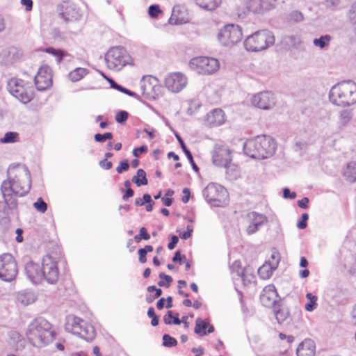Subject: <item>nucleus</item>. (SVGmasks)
<instances>
[{
    "label": "nucleus",
    "instance_id": "nucleus-45",
    "mask_svg": "<svg viewBox=\"0 0 356 356\" xmlns=\"http://www.w3.org/2000/svg\"><path fill=\"white\" fill-rule=\"evenodd\" d=\"M281 42L284 44H296L297 43L302 42L299 38L296 35H285L282 38Z\"/></svg>",
    "mask_w": 356,
    "mask_h": 356
},
{
    "label": "nucleus",
    "instance_id": "nucleus-33",
    "mask_svg": "<svg viewBox=\"0 0 356 356\" xmlns=\"http://www.w3.org/2000/svg\"><path fill=\"white\" fill-rule=\"evenodd\" d=\"M176 138L183 150V152H184V154H186L187 159H188L190 163L191 164L193 168L195 170V171H197L198 170V167L197 166V165L194 162V160H193V155L191 154V152H190V150H188L184 142V140H182V138H181V136L179 135V134H176Z\"/></svg>",
    "mask_w": 356,
    "mask_h": 356
},
{
    "label": "nucleus",
    "instance_id": "nucleus-20",
    "mask_svg": "<svg viewBox=\"0 0 356 356\" xmlns=\"http://www.w3.org/2000/svg\"><path fill=\"white\" fill-rule=\"evenodd\" d=\"M248 219L250 225L247 227L246 232L248 234H253L257 232L260 226L266 224L267 218L261 213L252 211L248 214Z\"/></svg>",
    "mask_w": 356,
    "mask_h": 356
},
{
    "label": "nucleus",
    "instance_id": "nucleus-40",
    "mask_svg": "<svg viewBox=\"0 0 356 356\" xmlns=\"http://www.w3.org/2000/svg\"><path fill=\"white\" fill-rule=\"evenodd\" d=\"M43 51H45L47 53H49L54 56H55L57 59V62L59 63L61 62L63 57L68 56L67 53L65 51L60 50V49H56L52 47L47 48L44 49H42Z\"/></svg>",
    "mask_w": 356,
    "mask_h": 356
},
{
    "label": "nucleus",
    "instance_id": "nucleus-47",
    "mask_svg": "<svg viewBox=\"0 0 356 356\" xmlns=\"http://www.w3.org/2000/svg\"><path fill=\"white\" fill-rule=\"evenodd\" d=\"M33 207L40 213H44L47 209V204L44 202L42 197H39L33 204Z\"/></svg>",
    "mask_w": 356,
    "mask_h": 356
},
{
    "label": "nucleus",
    "instance_id": "nucleus-35",
    "mask_svg": "<svg viewBox=\"0 0 356 356\" xmlns=\"http://www.w3.org/2000/svg\"><path fill=\"white\" fill-rule=\"evenodd\" d=\"M131 181L138 187L142 185H147L148 184V181L146 177L145 171L143 169H138L137 170L136 175L132 177Z\"/></svg>",
    "mask_w": 356,
    "mask_h": 356
},
{
    "label": "nucleus",
    "instance_id": "nucleus-57",
    "mask_svg": "<svg viewBox=\"0 0 356 356\" xmlns=\"http://www.w3.org/2000/svg\"><path fill=\"white\" fill-rule=\"evenodd\" d=\"M290 19L295 22H301L303 19V15L299 11H293L290 15Z\"/></svg>",
    "mask_w": 356,
    "mask_h": 356
},
{
    "label": "nucleus",
    "instance_id": "nucleus-3",
    "mask_svg": "<svg viewBox=\"0 0 356 356\" xmlns=\"http://www.w3.org/2000/svg\"><path fill=\"white\" fill-rule=\"evenodd\" d=\"M26 336L33 346L42 348L54 340V332L50 323L43 318H38L29 325Z\"/></svg>",
    "mask_w": 356,
    "mask_h": 356
},
{
    "label": "nucleus",
    "instance_id": "nucleus-46",
    "mask_svg": "<svg viewBox=\"0 0 356 356\" xmlns=\"http://www.w3.org/2000/svg\"><path fill=\"white\" fill-rule=\"evenodd\" d=\"M177 344V340L169 334H165L163 336V345L164 346L172 347L175 346Z\"/></svg>",
    "mask_w": 356,
    "mask_h": 356
},
{
    "label": "nucleus",
    "instance_id": "nucleus-14",
    "mask_svg": "<svg viewBox=\"0 0 356 356\" xmlns=\"http://www.w3.org/2000/svg\"><path fill=\"white\" fill-rule=\"evenodd\" d=\"M251 102L254 106L263 109L270 110L276 105V97L270 91H263L252 96Z\"/></svg>",
    "mask_w": 356,
    "mask_h": 356
},
{
    "label": "nucleus",
    "instance_id": "nucleus-11",
    "mask_svg": "<svg viewBox=\"0 0 356 356\" xmlns=\"http://www.w3.org/2000/svg\"><path fill=\"white\" fill-rule=\"evenodd\" d=\"M106 60L118 67L128 64L130 56L122 46H112L106 54Z\"/></svg>",
    "mask_w": 356,
    "mask_h": 356
},
{
    "label": "nucleus",
    "instance_id": "nucleus-12",
    "mask_svg": "<svg viewBox=\"0 0 356 356\" xmlns=\"http://www.w3.org/2000/svg\"><path fill=\"white\" fill-rule=\"evenodd\" d=\"M212 162L218 167L227 168L232 162V152L223 145L216 144L211 152Z\"/></svg>",
    "mask_w": 356,
    "mask_h": 356
},
{
    "label": "nucleus",
    "instance_id": "nucleus-8",
    "mask_svg": "<svg viewBox=\"0 0 356 356\" xmlns=\"http://www.w3.org/2000/svg\"><path fill=\"white\" fill-rule=\"evenodd\" d=\"M8 90L12 95L24 104L29 102L32 99V91L28 83L22 79H11L8 84Z\"/></svg>",
    "mask_w": 356,
    "mask_h": 356
},
{
    "label": "nucleus",
    "instance_id": "nucleus-43",
    "mask_svg": "<svg viewBox=\"0 0 356 356\" xmlns=\"http://www.w3.org/2000/svg\"><path fill=\"white\" fill-rule=\"evenodd\" d=\"M18 134L16 132H7L4 136L0 139L1 143H12L17 141Z\"/></svg>",
    "mask_w": 356,
    "mask_h": 356
},
{
    "label": "nucleus",
    "instance_id": "nucleus-17",
    "mask_svg": "<svg viewBox=\"0 0 356 356\" xmlns=\"http://www.w3.org/2000/svg\"><path fill=\"white\" fill-rule=\"evenodd\" d=\"M59 15L66 22L77 21L82 16L77 6L70 2H63L60 5Z\"/></svg>",
    "mask_w": 356,
    "mask_h": 356
},
{
    "label": "nucleus",
    "instance_id": "nucleus-24",
    "mask_svg": "<svg viewBox=\"0 0 356 356\" xmlns=\"http://www.w3.org/2000/svg\"><path fill=\"white\" fill-rule=\"evenodd\" d=\"M316 346L312 339H305L298 347L296 353L298 356H314Z\"/></svg>",
    "mask_w": 356,
    "mask_h": 356
},
{
    "label": "nucleus",
    "instance_id": "nucleus-18",
    "mask_svg": "<svg viewBox=\"0 0 356 356\" xmlns=\"http://www.w3.org/2000/svg\"><path fill=\"white\" fill-rule=\"evenodd\" d=\"M278 298V293L273 284L265 286L260 295L261 302L265 307H274V306H277Z\"/></svg>",
    "mask_w": 356,
    "mask_h": 356
},
{
    "label": "nucleus",
    "instance_id": "nucleus-13",
    "mask_svg": "<svg viewBox=\"0 0 356 356\" xmlns=\"http://www.w3.org/2000/svg\"><path fill=\"white\" fill-rule=\"evenodd\" d=\"M164 82L168 90L177 93L186 86L188 79L183 73L172 72L165 76Z\"/></svg>",
    "mask_w": 356,
    "mask_h": 356
},
{
    "label": "nucleus",
    "instance_id": "nucleus-39",
    "mask_svg": "<svg viewBox=\"0 0 356 356\" xmlns=\"http://www.w3.org/2000/svg\"><path fill=\"white\" fill-rule=\"evenodd\" d=\"M163 321L166 325L181 324V320L179 318V314L177 313L175 316H173V312L172 311H168L163 316Z\"/></svg>",
    "mask_w": 356,
    "mask_h": 356
},
{
    "label": "nucleus",
    "instance_id": "nucleus-26",
    "mask_svg": "<svg viewBox=\"0 0 356 356\" xmlns=\"http://www.w3.org/2000/svg\"><path fill=\"white\" fill-rule=\"evenodd\" d=\"M213 331V326L209 325V323L207 321L200 318H197L195 320V327L194 329V332L199 336L202 337L206 335L207 333H212Z\"/></svg>",
    "mask_w": 356,
    "mask_h": 356
},
{
    "label": "nucleus",
    "instance_id": "nucleus-61",
    "mask_svg": "<svg viewBox=\"0 0 356 356\" xmlns=\"http://www.w3.org/2000/svg\"><path fill=\"white\" fill-rule=\"evenodd\" d=\"M283 197L286 199H295L296 197V193H291L290 190L288 188H284L283 190Z\"/></svg>",
    "mask_w": 356,
    "mask_h": 356
},
{
    "label": "nucleus",
    "instance_id": "nucleus-55",
    "mask_svg": "<svg viewBox=\"0 0 356 356\" xmlns=\"http://www.w3.org/2000/svg\"><path fill=\"white\" fill-rule=\"evenodd\" d=\"M161 13V10L158 5H151L148 9V13L152 17H156L159 13Z\"/></svg>",
    "mask_w": 356,
    "mask_h": 356
},
{
    "label": "nucleus",
    "instance_id": "nucleus-1",
    "mask_svg": "<svg viewBox=\"0 0 356 356\" xmlns=\"http://www.w3.org/2000/svg\"><path fill=\"white\" fill-rule=\"evenodd\" d=\"M13 170H8V178L2 182L1 186L3 198L7 199L12 207L15 205L14 201H17V197L24 196L31 186L30 172L26 168L17 169L13 176Z\"/></svg>",
    "mask_w": 356,
    "mask_h": 356
},
{
    "label": "nucleus",
    "instance_id": "nucleus-48",
    "mask_svg": "<svg viewBox=\"0 0 356 356\" xmlns=\"http://www.w3.org/2000/svg\"><path fill=\"white\" fill-rule=\"evenodd\" d=\"M94 138L97 142L103 143L106 140L112 139L113 134L110 132H106L104 134H96L94 136Z\"/></svg>",
    "mask_w": 356,
    "mask_h": 356
},
{
    "label": "nucleus",
    "instance_id": "nucleus-63",
    "mask_svg": "<svg viewBox=\"0 0 356 356\" xmlns=\"http://www.w3.org/2000/svg\"><path fill=\"white\" fill-rule=\"evenodd\" d=\"M99 164L102 168L106 170H110L113 166L112 163L111 161H108L107 159H105L101 160Z\"/></svg>",
    "mask_w": 356,
    "mask_h": 356
},
{
    "label": "nucleus",
    "instance_id": "nucleus-36",
    "mask_svg": "<svg viewBox=\"0 0 356 356\" xmlns=\"http://www.w3.org/2000/svg\"><path fill=\"white\" fill-rule=\"evenodd\" d=\"M17 299L24 305L31 304L35 300L34 294L31 292H22L19 293Z\"/></svg>",
    "mask_w": 356,
    "mask_h": 356
},
{
    "label": "nucleus",
    "instance_id": "nucleus-41",
    "mask_svg": "<svg viewBox=\"0 0 356 356\" xmlns=\"http://www.w3.org/2000/svg\"><path fill=\"white\" fill-rule=\"evenodd\" d=\"M248 8L250 12L253 13H261L263 9L261 7V0H249Z\"/></svg>",
    "mask_w": 356,
    "mask_h": 356
},
{
    "label": "nucleus",
    "instance_id": "nucleus-29",
    "mask_svg": "<svg viewBox=\"0 0 356 356\" xmlns=\"http://www.w3.org/2000/svg\"><path fill=\"white\" fill-rule=\"evenodd\" d=\"M345 179L349 182L356 181V163L350 162L347 164L343 172Z\"/></svg>",
    "mask_w": 356,
    "mask_h": 356
},
{
    "label": "nucleus",
    "instance_id": "nucleus-38",
    "mask_svg": "<svg viewBox=\"0 0 356 356\" xmlns=\"http://www.w3.org/2000/svg\"><path fill=\"white\" fill-rule=\"evenodd\" d=\"M104 76L108 80V81L109 82L110 85H111V87L112 88H114L115 90H118L124 94H127L129 96H131V97H136V94L124 87H122V86L118 84L114 80H113L112 79H110V78H107L106 76L104 75Z\"/></svg>",
    "mask_w": 356,
    "mask_h": 356
},
{
    "label": "nucleus",
    "instance_id": "nucleus-23",
    "mask_svg": "<svg viewBox=\"0 0 356 356\" xmlns=\"http://www.w3.org/2000/svg\"><path fill=\"white\" fill-rule=\"evenodd\" d=\"M157 79L152 76H143L140 81V87L143 95L149 96L154 92Z\"/></svg>",
    "mask_w": 356,
    "mask_h": 356
},
{
    "label": "nucleus",
    "instance_id": "nucleus-54",
    "mask_svg": "<svg viewBox=\"0 0 356 356\" xmlns=\"http://www.w3.org/2000/svg\"><path fill=\"white\" fill-rule=\"evenodd\" d=\"M348 17L354 24H356V2L352 5L348 13Z\"/></svg>",
    "mask_w": 356,
    "mask_h": 356
},
{
    "label": "nucleus",
    "instance_id": "nucleus-6",
    "mask_svg": "<svg viewBox=\"0 0 356 356\" xmlns=\"http://www.w3.org/2000/svg\"><path fill=\"white\" fill-rule=\"evenodd\" d=\"M188 65L191 70L204 76L214 74L220 66L218 59L209 56L194 57L190 60Z\"/></svg>",
    "mask_w": 356,
    "mask_h": 356
},
{
    "label": "nucleus",
    "instance_id": "nucleus-15",
    "mask_svg": "<svg viewBox=\"0 0 356 356\" xmlns=\"http://www.w3.org/2000/svg\"><path fill=\"white\" fill-rule=\"evenodd\" d=\"M36 88L40 91L49 89L52 86L51 70L49 66H42L39 68L34 78Z\"/></svg>",
    "mask_w": 356,
    "mask_h": 356
},
{
    "label": "nucleus",
    "instance_id": "nucleus-44",
    "mask_svg": "<svg viewBox=\"0 0 356 356\" xmlns=\"http://www.w3.org/2000/svg\"><path fill=\"white\" fill-rule=\"evenodd\" d=\"M159 277L160 279L165 280V282H163V280H160L158 282V285L159 286H163L168 288L170 285V283L172 282V278L170 275H167L163 273H160L159 275Z\"/></svg>",
    "mask_w": 356,
    "mask_h": 356
},
{
    "label": "nucleus",
    "instance_id": "nucleus-42",
    "mask_svg": "<svg viewBox=\"0 0 356 356\" xmlns=\"http://www.w3.org/2000/svg\"><path fill=\"white\" fill-rule=\"evenodd\" d=\"M306 298L309 300V302L305 305V309L308 312H312L317 307L316 302L318 298L310 293H307Z\"/></svg>",
    "mask_w": 356,
    "mask_h": 356
},
{
    "label": "nucleus",
    "instance_id": "nucleus-53",
    "mask_svg": "<svg viewBox=\"0 0 356 356\" xmlns=\"http://www.w3.org/2000/svg\"><path fill=\"white\" fill-rule=\"evenodd\" d=\"M280 254L277 251H273L271 254V260H269L268 262L273 266V268H277V266L280 262Z\"/></svg>",
    "mask_w": 356,
    "mask_h": 356
},
{
    "label": "nucleus",
    "instance_id": "nucleus-10",
    "mask_svg": "<svg viewBox=\"0 0 356 356\" xmlns=\"http://www.w3.org/2000/svg\"><path fill=\"white\" fill-rule=\"evenodd\" d=\"M42 264V279L49 284H56L59 278L57 259L53 256L47 255L43 257Z\"/></svg>",
    "mask_w": 356,
    "mask_h": 356
},
{
    "label": "nucleus",
    "instance_id": "nucleus-19",
    "mask_svg": "<svg viewBox=\"0 0 356 356\" xmlns=\"http://www.w3.org/2000/svg\"><path fill=\"white\" fill-rule=\"evenodd\" d=\"M226 193V190L220 185L209 184L203 190V196L209 202H220V197Z\"/></svg>",
    "mask_w": 356,
    "mask_h": 356
},
{
    "label": "nucleus",
    "instance_id": "nucleus-28",
    "mask_svg": "<svg viewBox=\"0 0 356 356\" xmlns=\"http://www.w3.org/2000/svg\"><path fill=\"white\" fill-rule=\"evenodd\" d=\"M273 313L275 318L279 324L284 323L290 316L289 311L287 308L282 307L280 304L273 307Z\"/></svg>",
    "mask_w": 356,
    "mask_h": 356
},
{
    "label": "nucleus",
    "instance_id": "nucleus-60",
    "mask_svg": "<svg viewBox=\"0 0 356 356\" xmlns=\"http://www.w3.org/2000/svg\"><path fill=\"white\" fill-rule=\"evenodd\" d=\"M268 46H261L260 47H254V46H245V49L248 51H252V52H257L260 51H263L266 49Z\"/></svg>",
    "mask_w": 356,
    "mask_h": 356
},
{
    "label": "nucleus",
    "instance_id": "nucleus-64",
    "mask_svg": "<svg viewBox=\"0 0 356 356\" xmlns=\"http://www.w3.org/2000/svg\"><path fill=\"white\" fill-rule=\"evenodd\" d=\"M138 255H139V258H138V261L139 262L142 263V264H144L147 261V259H146V252L145 251V250H143V249H139L138 250Z\"/></svg>",
    "mask_w": 356,
    "mask_h": 356
},
{
    "label": "nucleus",
    "instance_id": "nucleus-37",
    "mask_svg": "<svg viewBox=\"0 0 356 356\" xmlns=\"http://www.w3.org/2000/svg\"><path fill=\"white\" fill-rule=\"evenodd\" d=\"M225 168L227 169L226 175L228 179L233 181L240 177V170L236 165L230 163L228 167Z\"/></svg>",
    "mask_w": 356,
    "mask_h": 356
},
{
    "label": "nucleus",
    "instance_id": "nucleus-62",
    "mask_svg": "<svg viewBox=\"0 0 356 356\" xmlns=\"http://www.w3.org/2000/svg\"><path fill=\"white\" fill-rule=\"evenodd\" d=\"M193 232V227L191 226H187L186 232H184L181 235V238L184 240L188 239L191 236Z\"/></svg>",
    "mask_w": 356,
    "mask_h": 356
},
{
    "label": "nucleus",
    "instance_id": "nucleus-34",
    "mask_svg": "<svg viewBox=\"0 0 356 356\" xmlns=\"http://www.w3.org/2000/svg\"><path fill=\"white\" fill-rule=\"evenodd\" d=\"M88 73V70L87 69L77 67L69 73L68 77L72 81L76 82L83 79Z\"/></svg>",
    "mask_w": 356,
    "mask_h": 356
},
{
    "label": "nucleus",
    "instance_id": "nucleus-16",
    "mask_svg": "<svg viewBox=\"0 0 356 356\" xmlns=\"http://www.w3.org/2000/svg\"><path fill=\"white\" fill-rule=\"evenodd\" d=\"M275 38L273 33L268 30H260L248 36L243 44H274Z\"/></svg>",
    "mask_w": 356,
    "mask_h": 356
},
{
    "label": "nucleus",
    "instance_id": "nucleus-58",
    "mask_svg": "<svg viewBox=\"0 0 356 356\" xmlns=\"http://www.w3.org/2000/svg\"><path fill=\"white\" fill-rule=\"evenodd\" d=\"M182 193L184 194L181 201L183 203L186 204L188 202L191 195L190 189L188 188H184L182 191Z\"/></svg>",
    "mask_w": 356,
    "mask_h": 356
},
{
    "label": "nucleus",
    "instance_id": "nucleus-7",
    "mask_svg": "<svg viewBox=\"0 0 356 356\" xmlns=\"http://www.w3.org/2000/svg\"><path fill=\"white\" fill-rule=\"evenodd\" d=\"M18 273V268L15 258L10 254L0 256V279L10 282L15 280Z\"/></svg>",
    "mask_w": 356,
    "mask_h": 356
},
{
    "label": "nucleus",
    "instance_id": "nucleus-32",
    "mask_svg": "<svg viewBox=\"0 0 356 356\" xmlns=\"http://www.w3.org/2000/svg\"><path fill=\"white\" fill-rule=\"evenodd\" d=\"M276 268H273V266L268 262H266L258 269L259 276L263 280L269 279Z\"/></svg>",
    "mask_w": 356,
    "mask_h": 356
},
{
    "label": "nucleus",
    "instance_id": "nucleus-51",
    "mask_svg": "<svg viewBox=\"0 0 356 356\" xmlns=\"http://www.w3.org/2000/svg\"><path fill=\"white\" fill-rule=\"evenodd\" d=\"M128 116L129 114L127 111H121L117 113L115 120L119 124H123L127 121Z\"/></svg>",
    "mask_w": 356,
    "mask_h": 356
},
{
    "label": "nucleus",
    "instance_id": "nucleus-27",
    "mask_svg": "<svg viewBox=\"0 0 356 356\" xmlns=\"http://www.w3.org/2000/svg\"><path fill=\"white\" fill-rule=\"evenodd\" d=\"M188 22V19L181 16V10L179 6H175L172 10L169 23L172 25L183 24Z\"/></svg>",
    "mask_w": 356,
    "mask_h": 356
},
{
    "label": "nucleus",
    "instance_id": "nucleus-4",
    "mask_svg": "<svg viewBox=\"0 0 356 356\" xmlns=\"http://www.w3.org/2000/svg\"><path fill=\"white\" fill-rule=\"evenodd\" d=\"M329 99L333 104L341 107L356 104V83L347 81L336 84L330 91Z\"/></svg>",
    "mask_w": 356,
    "mask_h": 356
},
{
    "label": "nucleus",
    "instance_id": "nucleus-5",
    "mask_svg": "<svg viewBox=\"0 0 356 356\" xmlns=\"http://www.w3.org/2000/svg\"><path fill=\"white\" fill-rule=\"evenodd\" d=\"M65 330L79 336L86 341H92L95 337L94 327L74 316H68L66 318Z\"/></svg>",
    "mask_w": 356,
    "mask_h": 356
},
{
    "label": "nucleus",
    "instance_id": "nucleus-9",
    "mask_svg": "<svg viewBox=\"0 0 356 356\" xmlns=\"http://www.w3.org/2000/svg\"><path fill=\"white\" fill-rule=\"evenodd\" d=\"M243 34L239 26L227 24L220 29L217 38L222 44H236L242 40Z\"/></svg>",
    "mask_w": 356,
    "mask_h": 356
},
{
    "label": "nucleus",
    "instance_id": "nucleus-52",
    "mask_svg": "<svg viewBox=\"0 0 356 356\" xmlns=\"http://www.w3.org/2000/svg\"><path fill=\"white\" fill-rule=\"evenodd\" d=\"M129 168V163L127 159L120 161V165L116 168V171L118 174H122L123 172L127 171Z\"/></svg>",
    "mask_w": 356,
    "mask_h": 356
},
{
    "label": "nucleus",
    "instance_id": "nucleus-50",
    "mask_svg": "<svg viewBox=\"0 0 356 356\" xmlns=\"http://www.w3.org/2000/svg\"><path fill=\"white\" fill-rule=\"evenodd\" d=\"M331 40V36L329 35H323L319 38L313 40V43L315 45H324Z\"/></svg>",
    "mask_w": 356,
    "mask_h": 356
},
{
    "label": "nucleus",
    "instance_id": "nucleus-49",
    "mask_svg": "<svg viewBox=\"0 0 356 356\" xmlns=\"http://www.w3.org/2000/svg\"><path fill=\"white\" fill-rule=\"evenodd\" d=\"M263 11L273 9L276 3V0H261Z\"/></svg>",
    "mask_w": 356,
    "mask_h": 356
},
{
    "label": "nucleus",
    "instance_id": "nucleus-59",
    "mask_svg": "<svg viewBox=\"0 0 356 356\" xmlns=\"http://www.w3.org/2000/svg\"><path fill=\"white\" fill-rule=\"evenodd\" d=\"M147 152V146L145 145H143V146H140V147L138 148H135L134 150H133V155L135 156V157H138L139 156V154L140 153H145Z\"/></svg>",
    "mask_w": 356,
    "mask_h": 356
},
{
    "label": "nucleus",
    "instance_id": "nucleus-31",
    "mask_svg": "<svg viewBox=\"0 0 356 356\" xmlns=\"http://www.w3.org/2000/svg\"><path fill=\"white\" fill-rule=\"evenodd\" d=\"M197 5L207 10H213L221 3V0H195Z\"/></svg>",
    "mask_w": 356,
    "mask_h": 356
},
{
    "label": "nucleus",
    "instance_id": "nucleus-25",
    "mask_svg": "<svg viewBox=\"0 0 356 356\" xmlns=\"http://www.w3.org/2000/svg\"><path fill=\"white\" fill-rule=\"evenodd\" d=\"M353 118V109H342L339 111L337 117V127L343 129L352 121Z\"/></svg>",
    "mask_w": 356,
    "mask_h": 356
},
{
    "label": "nucleus",
    "instance_id": "nucleus-21",
    "mask_svg": "<svg viewBox=\"0 0 356 356\" xmlns=\"http://www.w3.org/2000/svg\"><path fill=\"white\" fill-rule=\"evenodd\" d=\"M25 271L29 279L37 284L42 280V271L39 264L29 261L25 265Z\"/></svg>",
    "mask_w": 356,
    "mask_h": 356
},
{
    "label": "nucleus",
    "instance_id": "nucleus-2",
    "mask_svg": "<svg viewBox=\"0 0 356 356\" xmlns=\"http://www.w3.org/2000/svg\"><path fill=\"white\" fill-rule=\"evenodd\" d=\"M277 144L273 138L266 136H258L247 140L243 145L245 154L253 159H265L272 156Z\"/></svg>",
    "mask_w": 356,
    "mask_h": 356
},
{
    "label": "nucleus",
    "instance_id": "nucleus-30",
    "mask_svg": "<svg viewBox=\"0 0 356 356\" xmlns=\"http://www.w3.org/2000/svg\"><path fill=\"white\" fill-rule=\"evenodd\" d=\"M15 205L12 207L7 199L3 198V202H0V216L5 218L8 216L13 210L17 208V201H14Z\"/></svg>",
    "mask_w": 356,
    "mask_h": 356
},
{
    "label": "nucleus",
    "instance_id": "nucleus-56",
    "mask_svg": "<svg viewBox=\"0 0 356 356\" xmlns=\"http://www.w3.org/2000/svg\"><path fill=\"white\" fill-rule=\"evenodd\" d=\"M309 218V215L307 213H303L301 216V220L297 224V227L303 229L307 227V220Z\"/></svg>",
    "mask_w": 356,
    "mask_h": 356
},
{
    "label": "nucleus",
    "instance_id": "nucleus-22",
    "mask_svg": "<svg viewBox=\"0 0 356 356\" xmlns=\"http://www.w3.org/2000/svg\"><path fill=\"white\" fill-rule=\"evenodd\" d=\"M207 122L211 127H216L225 122V114L222 109L216 108L207 115Z\"/></svg>",
    "mask_w": 356,
    "mask_h": 356
}]
</instances>
